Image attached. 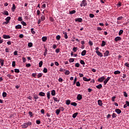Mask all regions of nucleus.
Instances as JSON below:
<instances>
[{"instance_id":"nucleus-5","label":"nucleus","mask_w":129,"mask_h":129,"mask_svg":"<svg viewBox=\"0 0 129 129\" xmlns=\"http://www.w3.org/2000/svg\"><path fill=\"white\" fill-rule=\"evenodd\" d=\"M96 53L98 56H99L100 57H103V55L101 53V52H99V51H96Z\"/></svg>"},{"instance_id":"nucleus-49","label":"nucleus","mask_w":129,"mask_h":129,"mask_svg":"<svg viewBox=\"0 0 129 129\" xmlns=\"http://www.w3.org/2000/svg\"><path fill=\"white\" fill-rule=\"evenodd\" d=\"M2 95L4 97H7V93L5 92H3Z\"/></svg>"},{"instance_id":"nucleus-64","label":"nucleus","mask_w":129,"mask_h":129,"mask_svg":"<svg viewBox=\"0 0 129 129\" xmlns=\"http://www.w3.org/2000/svg\"><path fill=\"white\" fill-rule=\"evenodd\" d=\"M9 24V22H7V21L4 22L2 24V25H8Z\"/></svg>"},{"instance_id":"nucleus-33","label":"nucleus","mask_w":129,"mask_h":129,"mask_svg":"<svg viewBox=\"0 0 129 129\" xmlns=\"http://www.w3.org/2000/svg\"><path fill=\"white\" fill-rule=\"evenodd\" d=\"M71 102V101H70V100H67L66 101V105H69V104H70Z\"/></svg>"},{"instance_id":"nucleus-50","label":"nucleus","mask_w":129,"mask_h":129,"mask_svg":"<svg viewBox=\"0 0 129 129\" xmlns=\"http://www.w3.org/2000/svg\"><path fill=\"white\" fill-rule=\"evenodd\" d=\"M116 116H117V115L114 113H113L112 115V117H113V118H114V117H116Z\"/></svg>"},{"instance_id":"nucleus-44","label":"nucleus","mask_w":129,"mask_h":129,"mask_svg":"<svg viewBox=\"0 0 129 129\" xmlns=\"http://www.w3.org/2000/svg\"><path fill=\"white\" fill-rule=\"evenodd\" d=\"M59 109L60 110V111H64V109L63 107H60L59 108Z\"/></svg>"},{"instance_id":"nucleus-4","label":"nucleus","mask_w":129,"mask_h":129,"mask_svg":"<svg viewBox=\"0 0 129 129\" xmlns=\"http://www.w3.org/2000/svg\"><path fill=\"white\" fill-rule=\"evenodd\" d=\"M82 18H76L75 19V22H79V23H82Z\"/></svg>"},{"instance_id":"nucleus-3","label":"nucleus","mask_w":129,"mask_h":129,"mask_svg":"<svg viewBox=\"0 0 129 129\" xmlns=\"http://www.w3.org/2000/svg\"><path fill=\"white\" fill-rule=\"evenodd\" d=\"M105 79V78L104 76H102L98 79V82H102L103 80H104Z\"/></svg>"},{"instance_id":"nucleus-24","label":"nucleus","mask_w":129,"mask_h":129,"mask_svg":"<svg viewBox=\"0 0 129 129\" xmlns=\"http://www.w3.org/2000/svg\"><path fill=\"white\" fill-rule=\"evenodd\" d=\"M42 40L43 42H46V41H47V37L46 36L42 37Z\"/></svg>"},{"instance_id":"nucleus-39","label":"nucleus","mask_w":129,"mask_h":129,"mask_svg":"<svg viewBox=\"0 0 129 129\" xmlns=\"http://www.w3.org/2000/svg\"><path fill=\"white\" fill-rule=\"evenodd\" d=\"M116 6H117L118 8H120V7H121V3L118 2V4H117L116 5Z\"/></svg>"},{"instance_id":"nucleus-25","label":"nucleus","mask_w":129,"mask_h":129,"mask_svg":"<svg viewBox=\"0 0 129 129\" xmlns=\"http://www.w3.org/2000/svg\"><path fill=\"white\" fill-rule=\"evenodd\" d=\"M39 95H40V96H45V93L43 92H40L39 93Z\"/></svg>"},{"instance_id":"nucleus-23","label":"nucleus","mask_w":129,"mask_h":129,"mask_svg":"<svg viewBox=\"0 0 129 129\" xmlns=\"http://www.w3.org/2000/svg\"><path fill=\"white\" fill-rule=\"evenodd\" d=\"M82 56H85L86 55V50H83L81 53Z\"/></svg>"},{"instance_id":"nucleus-29","label":"nucleus","mask_w":129,"mask_h":129,"mask_svg":"<svg viewBox=\"0 0 129 129\" xmlns=\"http://www.w3.org/2000/svg\"><path fill=\"white\" fill-rule=\"evenodd\" d=\"M22 28V25H18L15 26V29H21Z\"/></svg>"},{"instance_id":"nucleus-9","label":"nucleus","mask_w":129,"mask_h":129,"mask_svg":"<svg viewBox=\"0 0 129 129\" xmlns=\"http://www.w3.org/2000/svg\"><path fill=\"white\" fill-rule=\"evenodd\" d=\"M77 99L78 100H81V99H82V95L81 94H78L77 97Z\"/></svg>"},{"instance_id":"nucleus-52","label":"nucleus","mask_w":129,"mask_h":129,"mask_svg":"<svg viewBox=\"0 0 129 129\" xmlns=\"http://www.w3.org/2000/svg\"><path fill=\"white\" fill-rule=\"evenodd\" d=\"M47 53H48V50H47V49H45V52L43 54L44 56H46L47 55Z\"/></svg>"},{"instance_id":"nucleus-57","label":"nucleus","mask_w":129,"mask_h":129,"mask_svg":"<svg viewBox=\"0 0 129 129\" xmlns=\"http://www.w3.org/2000/svg\"><path fill=\"white\" fill-rule=\"evenodd\" d=\"M4 15H5L6 16H9V12L7 11H5Z\"/></svg>"},{"instance_id":"nucleus-13","label":"nucleus","mask_w":129,"mask_h":129,"mask_svg":"<svg viewBox=\"0 0 129 129\" xmlns=\"http://www.w3.org/2000/svg\"><path fill=\"white\" fill-rule=\"evenodd\" d=\"M22 128H27L28 127V125L26 122L24 123L22 125Z\"/></svg>"},{"instance_id":"nucleus-27","label":"nucleus","mask_w":129,"mask_h":129,"mask_svg":"<svg viewBox=\"0 0 129 129\" xmlns=\"http://www.w3.org/2000/svg\"><path fill=\"white\" fill-rule=\"evenodd\" d=\"M78 115V112L75 113L74 114H73V118H75Z\"/></svg>"},{"instance_id":"nucleus-16","label":"nucleus","mask_w":129,"mask_h":129,"mask_svg":"<svg viewBox=\"0 0 129 129\" xmlns=\"http://www.w3.org/2000/svg\"><path fill=\"white\" fill-rule=\"evenodd\" d=\"M62 34H63V35H64L65 39H68V36L67 35V32H66L65 31H63Z\"/></svg>"},{"instance_id":"nucleus-62","label":"nucleus","mask_w":129,"mask_h":129,"mask_svg":"<svg viewBox=\"0 0 129 129\" xmlns=\"http://www.w3.org/2000/svg\"><path fill=\"white\" fill-rule=\"evenodd\" d=\"M124 66H126V67H127L128 68H129V63H128L127 62H125L124 63Z\"/></svg>"},{"instance_id":"nucleus-34","label":"nucleus","mask_w":129,"mask_h":129,"mask_svg":"<svg viewBox=\"0 0 129 129\" xmlns=\"http://www.w3.org/2000/svg\"><path fill=\"white\" fill-rule=\"evenodd\" d=\"M31 33L33 34V35H35V34H36V32L34 31V28L31 29Z\"/></svg>"},{"instance_id":"nucleus-8","label":"nucleus","mask_w":129,"mask_h":129,"mask_svg":"<svg viewBox=\"0 0 129 129\" xmlns=\"http://www.w3.org/2000/svg\"><path fill=\"white\" fill-rule=\"evenodd\" d=\"M121 40V37L119 36H117L115 38L114 40L115 42H117V41H120Z\"/></svg>"},{"instance_id":"nucleus-55","label":"nucleus","mask_w":129,"mask_h":129,"mask_svg":"<svg viewBox=\"0 0 129 129\" xmlns=\"http://www.w3.org/2000/svg\"><path fill=\"white\" fill-rule=\"evenodd\" d=\"M89 17L90 18H94V14H89Z\"/></svg>"},{"instance_id":"nucleus-32","label":"nucleus","mask_w":129,"mask_h":129,"mask_svg":"<svg viewBox=\"0 0 129 129\" xmlns=\"http://www.w3.org/2000/svg\"><path fill=\"white\" fill-rule=\"evenodd\" d=\"M76 13V11L75 10L70 11V15H73V14H75Z\"/></svg>"},{"instance_id":"nucleus-14","label":"nucleus","mask_w":129,"mask_h":129,"mask_svg":"<svg viewBox=\"0 0 129 129\" xmlns=\"http://www.w3.org/2000/svg\"><path fill=\"white\" fill-rule=\"evenodd\" d=\"M51 95H52V96H55V95H56V91H55V90H51Z\"/></svg>"},{"instance_id":"nucleus-60","label":"nucleus","mask_w":129,"mask_h":129,"mask_svg":"<svg viewBox=\"0 0 129 129\" xmlns=\"http://www.w3.org/2000/svg\"><path fill=\"white\" fill-rule=\"evenodd\" d=\"M77 47H74L73 48V50L74 51V52H76L77 51Z\"/></svg>"},{"instance_id":"nucleus-48","label":"nucleus","mask_w":129,"mask_h":129,"mask_svg":"<svg viewBox=\"0 0 129 129\" xmlns=\"http://www.w3.org/2000/svg\"><path fill=\"white\" fill-rule=\"evenodd\" d=\"M80 63L82 65H85V62H84L83 60H81Z\"/></svg>"},{"instance_id":"nucleus-43","label":"nucleus","mask_w":129,"mask_h":129,"mask_svg":"<svg viewBox=\"0 0 129 129\" xmlns=\"http://www.w3.org/2000/svg\"><path fill=\"white\" fill-rule=\"evenodd\" d=\"M33 98H34V99L35 100H37V99H38L39 97L37 96V95H34L33 96Z\"/></svg>"},{"instance_id":"nucleus-41","label":"nucleus","mask_w":129,"mask_h":129,"mask_svg":"<svg viewBox=\"0 0 129 129\" xmlns=\"http://www.w3.org/2000/svg\"><path fill=\"white\" fill-rule=\"evenodd\" d=\"M40 19L41 21H45V16L42 15Z\"/></svg>"},{"instance_id":"nucleus-53","label":"nucleus","mask_w":129,"mask_h":129,"mask_svg":"<svg viewBox=\"0 0 129 129\" xmlns=\"http://www.w3.org/2000/svg\"><path fill=\"white\" fill-rule=\"evenodd\" d=\"M21 24L22 25H23V26H27V23H26V22H25L24 21H22Z\"/></svg>"},{"instance_id":"nucleus-11","label":"nucleus","mask_w":129,"mask_h":129,"mask_svg":"<svg viewBox=\"0 0 129 129\" xmlns=\"http://www.w3.org/2000/svg\"><path fill=\"white\" fill-rule=\"evenodd\" d=\"M98 104L99 105V106H102V105L103 104L102 103V101L101 100H98Z\"/></svg>"},{"instance_id":"nucleus-10","label":"nucleus","mask_w":129,"mask_h":129,"mask_svg":"<svg viewBox=\"0 0 129 129\" xmlns=\"http://www.w3.org/2000/svg\"><path fill=\"white\" fill-rule=\"evenodd\" d=\"M115 112H116V113H117V114H119L120 113H121V110L119 109H116L115 110Z\"/></svg>"},{"instance_id":"nucleus-7","label":"nucleus","mask_w":129,"mask_h":129,"mask_svg":"<svg viewBox=\"0 0 129 129\" xmlns=\"http://www.w3.org/2000/svg\"><path fill=\"white\" fill-rule=\"evenodd\" d=\"M104 57H107V56H109V51L106 50L104 53Z\"/></svg>"},{"instance_id":"nucleus-58","label":"nucleus","mask_w":129,"mask_h":129,"mask_svg":"<svg viewBox=\"0 0 129 129\" xmlns=\"http://www.w3.org/2000/svg\"><path fill=\"white\" fill-rule=\"evenodd\" d=\"M123 95L125 97H127V94L126 93V92H123Z\"/></svg>"},{"instance_id":"nucleus-61","label":"nucleus","mask_w":129,"mask_h":129,"mask_svg":"<svg viewBox=\"0 0 129 129\" xmlns=\"http://www.w3.org/2000/svg\"><path fill=\"white\" fill-rule=\"evenodd\" d=\"M122 18L123 17L122 16H120L117 18V21H120V20H122Z\"/></svg>"},{"instance_id":"nucleus-45","label":"nucleus","mask_w":129,"mask_h":129,"mask_svg":"<svg viewBox=\"0 0 129 129\" xmlns=\"http://www.w3.org/2000/svg\"><path fill=\"white\" fill-rule=\"evenodd\" d=\"M75 67H80V64L78 62L75 63Z\"/></svg>"},{"instance_id":"nucleus-12","label":"nucleus","mask_w":129,"mask_h":129,"mask_svg":"<svg viewBox=\"0 0 129 129\" xmlns=\"http://www.w3.org/2000/svg\"><path fill=\"white\" fill-rule=\"evenodd\" d=\"M3 38L4 39H11V36L10 35H4Z\"/></svg>"},{"instance_id":"nucleus-31","label":"nucleus","mask_w":129,"mask_h":129,"mask_svg":"<svg viewBox=\"0 0 129 129\" xmlns=\"http://www.w3.org/2000/svg\"><path fill=\"white\" fill-rule=\"evenodd\" d=\"M114 74H115V75H116L117 74H120V71H115L114 72Z\"/></svg>"},{"instance_id":"nucleus-37","label":"nucleus","mask_w":129,"mask_h":129,"mask_svg":"<svg viewBox=\"0 0 129 129\" xmlns=\"http://www.w3.org/2000/svg\"><path fill=\"white\" fill-rule=\"evenodd\" d=\"M64 73L66 75H69V74H70V72L68 70H67Z\"/></svg>"},{"instance_id":"nucleus-36","label":"nucleus","mask_w":129,"mask_h":129,"mask_svg":"<svg viewBox=\"0 0 129 129\" xmlns=\"http://www.w3.org/2000/svg\"><path fill=\"white\" fill-rule=\"evenodd\" d=\"M60 38H61V36H60V35H57L56 37V39L57 41H59Z\"/></svg>"},{"instance_id":"nucleus-18","label":"nucleus","mask_w":129,"mask_h":129,"mask_svg":"<svg viewBox=\"0 0 129 129\" xmlns=\"http://www.w3.org/2000/svg\"><path fill=\"white\" fill-rule=\"evenodd\" d=\"M11 10L12 12H15V10H16V5L15 4H13Z\"/></svg>"},{"instance_id":"nucleus-46","label":"nucleus","mask_w":129,"mask_h":129,"mask_svg":"<svg viewBox=\"0 0 129 129\" xmlns=\"http://www.w3.org/2000/svg\"><path fill=\"white\" fill-rule=\"evenodd\" d=\"M43 72L44 73H47V72H48V70L46 68H44L43 70Z\"/></svg>"},{"instance_id":"nucleus-20","label":"nucleus","mask_w":129,"mask_h":129,"mask_svg":"<svg viewBox=\"0 0 129 129\" xmlns=\"http://www.w3.org/2000/svg\"><path fill=\"white\" fill-rule=\"evenodd\" d=\"M4 62H5V60L4 59H0V63H1V66L2 67L4 66Z\"/></svg>"},{"instance_id":"nucleus-38","label":"nucleus","mask_w":129,"mask_h":129,"mask_svg":"<svg viewBox=\"0 0 129 129\" xmlns=\"http://www.w3.org/2000/svg\"><path fill=\"white\" fill-rule=\"evenodd\" d=\"M69 62L70 63H72V62H74V58H70Z\"/></svg>"},{"instance_id":"nucleus-56","label":"nucleus","mask_w":129,"mask_h":129,"mask_svg":"<svg viewBox=\"0 0 129 129\" xmlns=\"http://www.w3.org/2000/svg\"><path fill=\"white\" fill-rule=\"evenodd\" d=\"M76 81H77V77H75L74 80V84H75L76 83Z\"/></svg>"},{"instance_id":"nucleus-6","label":"nucleus","mask_w":129,"mask_h":129,"mask_svg":"<svg viewBox=\"0 0 129 129\" xmlns=\"http://www.w3.org/2000/svg\"><path fill=\"white\" fill-rule=\"evenodd\" d=\"M53 99L54 102H57V103H59V101H60L59 99H58L57 98H56L55 97H53Z\"/></svg>"},{"instance_id":"nucleus-15","label":"nucleus","mask_w":129,"mask_h":129,"mask_svg":"<svg viewBox=\"0 0 129 129\" xmlns=\"http://www.w3.org/2000/svg\"><path fill=\"white\" fill-rule=\"evenodd\" d=\"M91 80V79L89 78V79H87L86 77H83V80H84V81H90V80Z\"/></svg>"},{"instance_id":"nucleus-28","label":"nucleus","mask_w":129,"mask_h":129,"mask_svg":"<svg viewBox=\"0 0 129 129\" xmlns=\"http://www.w3.org/2000/svg\"><path fill=\"white\" fill-rule=\"evenodd\" d=\"M37 78H41V77H42V76H43V74L41 73L38 74L37 75Z\"/></svg>"},{"instance_id":"nucleus-22","label":"nucleus","mask_w":129,"mask_h":129,"mask_svg":"<svg viewBox=\"0 0 129 129\" xmlns=\"http://www.w3.org/2000/svg\"><path fill=\"white\" fill-rule=\"evenodd\" d=\"M96 87L98 89H101V88H102V85L99 84L98 85L96 86Z\"/></svg>"},{"instance_id":"nucleus-59","label":"nucleus","mask_w":129,"mask_h":129,"mask_svg":"<svg viewBox=\"0 0 129 129\" xmlns=\"http://www.w3.org/2000/svg\"><path fill=\"white\" fill-rule=\"evenodd\" d=\"M15 66H16V61H13L12 62V67H15Z\"/></svg>"},{"instance_id":"nucleus-40","label":"nucleus","mask_w":129,"mask_h":129,"mask_svg":"<svg viewBox=\"0 0 129 129\" xmlns=\"http://www.w3.org/2000/svg\"><path fill=\"white\" fill-rule=\"evenodd\" d=\"M14 71L16 73H20V70L15 69H14Z\"/></svg>"},{"instance_id":"nucleus-26","label":"nucleus","mask_w":129,"mask_h":129,"mask_svg":"<svg viewBox=\"0 0 129 129\" xmlns=\"http://www.w3.org/2000/svg\"><path fill=\"white\" fill-rule=\"evenodd\" d=\"M106 42H105V41H104V40L102 41V44H101V46L102 47H104V46L106 45Z\"/></svg>"},{"instance_id":"nucleus-17","label":"nucleus","mask_w":129,"mask_h":129,"mask_svg":"<svg viewBox=\"0 0 129 129\" xmlns=\"http://www.w3.org/2000/svg\"><path fill=\"white\" fill-rule=\"evenodd\" d=\"M5 21H6L8 23H10V21H11V17H7L5 19Z\"/></svg>"},{"instance_id":"nucleus-47","label":"nucleus","mask_w":129,"mask_h":129,"mask_svg":"<svg viewBox=\"0 0 129 129\" xmlns=\"http://www.w3.org/2000/svg\"><path fill=\"white\" fill-rule=\"evenodd\" d=\"M122 33H123V30H120L118 33L119 36H120V35H121V34H122Z\"/></svg>"},{"instance_id":"nucleus-1","label":"nucleus","mask_w":129,"mask_h":129,"mask_svg":"<svg viewBox=\"0 0 129 129\" xmlns=\"http://www.w3.org/2000/svg\"><path fill=\"white\" fill-rule=\"evenodd\" d=\"M87 6V3L86 2V0H83L82 2V4H80V7H86Z\"/></svg>"},{"instance_id":"nucleus-42","label":"nucleus","mask_w":129,"mask_h":129,"mask_svg":"<svg viewBox=\"0 0 129 129\" xmlns=\"http://www.w3.org/2000/svg\"><path fill=\"white\" fill-rule=\"evenodd\" d=\"M43 65V61H40L39 63V67H41Z\"/></svg>"},{"instance_id":"nucleus-19","label":"nucleus","mask_w":129,"mask_h":129,"mask_svg":"<svg viewBox=\"0 0 129 129\" xmlns=\"http://www.w3.org/2000/svg\"><path fill=\"white\" fill-rule=\"evenodd\" d=\"M50 96H51V93H50V91H48L47 92V97L48 99H50Z\"/></svg>"},{"instance_id":"nucleus-30","label":"nucleus","mask_w":129,"mask_h":129,"mask_svg":"<svg viewBox=\"0 0 129 129\" xmlns=\"http://www.w3.org/2000/svg\"><path fill=\"white\" fill-rule=\"evenodd\" d=\"M28 46L29 47V48L33 47V43L32 42L28 43Z\"/></svg>"},{"instance_id":"nucleus-51","label":"nucleus","mask_w":129,"mask_h":129,"mask_svg":"<svg viewBox=\"0 0 129 129\" xmlns=\"http://www.w3.org/2000/svg\"><path fill=\"white\" fill-rule=\"evenodd\" d=\"M26 123L27 124L28 126H29L30 125H32V122H26Z\"/></svg>"},{"instance_id":"nucleus-21","label":"nucleus","mask_w":129,"mask_h":129,"mask_svg":"<svg viewBox=\"0 0 129 129\" xmlns=\"http://www.w3.org/2000/svg\"><path fill=\"white\" fill-rule=\"evenodd\" d=\"M60 109H57L55 110V113L56 114V115H59V113H60Z\"/></svg>"},{"instance_id":"nucleus-35","label":"nucleus","mask_w":129,"mask_h":129,"mask_svg":"<svg viewBox=\"0 0 129 129\" xmlns=\"http://www.w3.org/2000/svg\"><path fill=\"white\" fill-rule=\"evenodd\" d=\"M71 105H73V106H77V103L76 102H72L71 103Z\"/></svg>"},{"instance_id":"nucleus-2","label":"nucleus","mask_w":129,"mask_h":129,"mask_svg":"<svg viewBox=\"0 0 129 129\" xmlns=\"http://www.w3.org/2000/svg\"><path fill=\"white\" fill-rule=\"evenodd\" d=\"M110 79V77H108L107 78V79H106L104 81V85H106V84L108 82V81H109V80Z\"/></svg>"},{"instance_id":"nucleus-54","label":"nucleus","mask_w":129,"mask_h":129,"mask_svg":"<svg viewBox=\"0 0 129 129\" xmlns=\"http://www.w3.org/2000/svg\"><path fill=\"white\" fill-rule=\"evenodd\" d=\"M80 82H76V86H78V87H79L80 86Z\"/></svg>"},{"instance_id":"nucleus-63","label":"nucleus","mask_w":129,"mask_h":129,"mask_svg":"<svg viewBox=\"0 0 129 129\" xmlns=\"http://www.w3.org/2000/svg\"><path fill=\"white\" fill-rule=\"evenodd\" d=\"M18 21H19V22H22V21H23V18H22L21 17H19Z\"/></svg>"}]
</instances>
